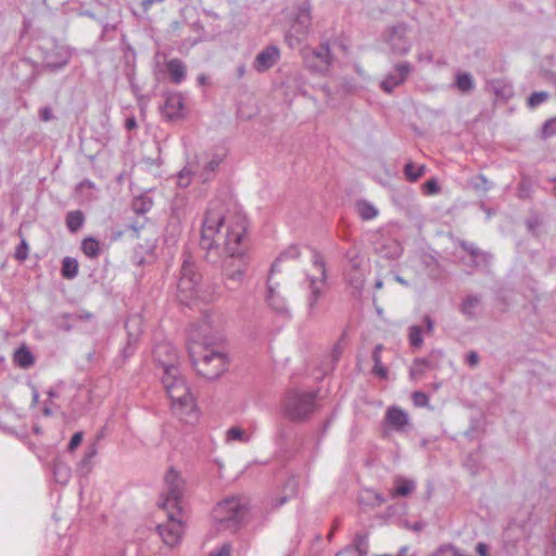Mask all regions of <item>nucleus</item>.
Returning a JSON list of instances; mask_svg holds the SVG:
<instances>
[{
    "mask_svg": "<svg viewBox=\"0 0 556 556\" xmlns=\"http://www.w3.org/2000/svg\"><path fill=\"white\" fill-rule=\"evenodd\" d=\"M386 424L396 432H404L410 427L408 414L399 406H390L384 415Z\"/></svg>",
    "mask_w": 556,
    "mask_h": 556,
    "instance_id": "19",
    "label": "nucleus"
},
{
    "mask_svg": "<svg viewBox=\"0 0 556 556\" xmlns=\"http://www.w3.org/2000/svg\"><path fill=\"white\" fill-rule=\"evenodd\" d=\"M369 549L368 533L357 532L353 539V543L346 546L344 551H355L357 556H367Z\"/></svg>",
    "mask_w": 556,
    "mask_h": 556,
    "instance_id": "26",
    "label": "nucleus"
},
{
    "mask_svg": "<svg viewBox=\"0 0 556 556\" xmlns=\"http://www.w3.org/2000/svg\"><path fill=\"white\" fill-rule=\"evenodd\" d=\"M226 441H239L243 442V429L240 427H232L226 433Z\"/></svg>",
    "mask_w": 556,
    "mask_h": 556,
    "instance_id": "54",
    "label": "nucleus"
},
{
    "mask_svg": "<svg viewBox=\"0 0 556 556\" xmlns=\"http://www.w3.org/2000/svg\"><path fill=\"white\" fill-rule=\"evenodd\" d=\"M345 280L354 289V293L361 294L365 282L363 270H345Z\"/></svg>",
    "mask_w": 556,
    "mask_h": 556,
    "instance_id": "33",
    "label": "nucleus"
},
{
    "mask_svg": "<svg viewBox=\"0 0 556 556\" xmlns=\"http://www.w3.org/2000/svg\"><path fill=\"white\" fill-rule=\"evenodd\" d=\"M460 248L469 253L473 258L481 257L483 261H486L490 257V254L482 252L478 247H476L473 243L462 241Z\"/></svg>",
    "mask_w": 556,
    "mask_h": 556,
    "instance_id": "43",
    "label": "nucleus"
},
{
    "mask_svg": "<svg viewBox=\"0 0 556 556\" xmlns=\"http://www.w3.org/2000/svg\"><path fill=\"white\" fill-rule=\"evenodd\" d=\"M14 363L23 368L27 369L35 364V357L29 349L25 345L18 348L14 353Z\"/></svg>",
    "mask_w": 556,
    "mask_h": 556,
    "instance_id": "28",
    "label": "nucleus"
},
{
    "mask_svg": "<svg viewBox=\"0 0 556 556\" xmlns=\"http://www.w3.org/2000/svg\"><path fill=\"white\" fill-rule=\"evenodd\" d=\"M67 316H70V319L73 323L90 320L93 318V315L87 311H81V312H76V313H67Z\"/></svg>",
    "mask_w": 556,
    "mask_h": 556,
    "instance_id": "57",
    "label": "nucleus"
},
{
    "mask_svg": "<svg viewBox=\"0 0 556 556\" xmlns=\"http://www.w3.org/2000/svg\"><path fill=\"white\" fill-rule=\"evenodd\" d=\"M201 274L189 251L182 253V264L177 281V299L180 304L190 306L199 298Z\"/></svg>",
    "mask_w": 556,
    "mask_h": 556,
    "instance_id": "5",
    "label": "nucleus"
},
{
    "mask_svg": "<svg viewBox=\"0 0 556 556\" xmlns=\"http://www.w3.org/2000/svg\"><path fill=\"white\" fill-rule=\"evenodd\" d=\"M355 208L363 220H370L378 215V210L366 200L356 201Z\"/></svg>",
    "mask_w": 556,
    "mask_h": 556,
    "instance_id": "36",
    "label": "nucleus"
},
{
    "mask_svg": "<svg viewBox=\"0 0 556 556\" xmlns=\"http://www.w3.org/2000/svg\"><path fill=\"white\" fill-rule=\"evenodd\" d=\"M357 501L361 506L377 507L386 502V497L376 489H361Z\"/></svg>",
    "mask_w": 556,
    "mask_h": 556,
    "instance_id": "23",
    "label": "nucleus"
},
{
    "mask_svg": "<svg viewBox=\"0 0 556 556\" xmlns=\"http://www.w3.org/2000/svg\"><path fill=\"white\" fill-rule=\"evenodd\" d=\"M153 358L155 363L162 368L163 372L168 371L172 368H178L177 366V351L175 346L169 342H160L154 346Z\"/></svg>",
    "mask_w": 556,
    "mask_h": 556,
    "instance_id": "15",
    "label": "nucleus"
},
{
    "mask_svg": "<svg viewBox=\"0 0 556 556\" xmlns=\"http://www.w3.org/2000/svg\"><path fill=\"white\" fill-rule=\"evenodd\" d=\"M549 98V93L546 91L532 92L527 99V105L530 109H535Z\"/></svg>",
    "mask_w": 556,
    "mask_h": 556,
    "instance_id": "42",
    "label": "nucleus"
},
{
    "mask_svg": "<svg viewBox=\"0 0 556 556\" xmlns=\"http://www.w3.org/2000/svg\"><path fill=\"white\" fill-rule=\"evenodd\" d=\"M432 556H458V548L452 544H445L440 546Z\"/></svg>",
    "mask_w": 556,
    "mask_h": 556,
    "instance_id": "51",
    "label": "nucleus"
},
{
    "mask_svg": "<svg viewBox=\"0 0 556 556\" xmlns=\"http://www.w3.org/2000/svg\"><path fill=\"white\" fill-rule=\"evenodd\" d=\"M193 167H194V164L189 163V165L187 167H184L179 172V174H178V186L179 187L186 188L190 185L191 177L193 176L192 170H194Z\"/></svg>",
    "mask_w": 556,
    "mask_h": 556,
    "instance_id": "44",
    "label": "nucleus"
},
{
    "mask_svg": "<svg viewBox=\"0 0 556 556\" xmlns=\"http://www.w3.org/2000/svg\"><path fill=\"white\" fill-rule=\"evenodd\" d=\"M412 401L416 407H426L429 404V396L422 391H415L412 394Z\"/></svg>",
    "mask_w": 556,
    "mask_h": 556,
    "instance_id": "48",
    "label": "nucleus"
},
{
    "mask_svg": "<svg viewBox=\"0 0 556 556\" xmlns=\"http://www.w3.org/2000/svg\"><path fill=\"white\" fill-rule=\"evenodd\" d=\"M479 354L476 352V351H470L467 355H466V363L470 366V367H476L478 364H479Z\"/></svg>",
    "mask_w": 556,
    "mask_h": 556,
    "instance_id": "61",
    "label": "nucleus"
},
{
    "mask_svg": "<svg viewBox=\"0 0 556 556\" xmlns=\"http://www.w3.org/2000/svg\"><path fill=\"white\" fill-rule=\"evenodd\" d=\"M422 323L425 325V333L432 334L435 326L434 319L429 315H425L422 317Z\"/></svg>",
    "mask_w": 556,
    "mask_h": 556,
    "instance_id": "59",
    "label": "nucleus"
},
{
    "mask_svg": "<svg viewBox=\"0 0 556 556\" xmlns=\"http://www.w3.org/2000/svg\"><path fill=\"white\" fill-rule=\"evenodd\" d=\"M70 60L71 54L68 51L63 49H54L46 54L43 66L52 72H55L66 66Z\"/></svg>",
    "mask_w": 556,
    "mask_h": 556,
    "instance_id": "21",
    "label": "nucleus"
},
{
    "mask_svg": "<svg viewBox=\"0 0 556 556\" xmlns=\"http://www.w3.org/2000/svg\"><path fill=\"white\" fill-rule=\"evenodd\" d=\"M455 86L462 93L471 92L475 89V80L472 75L468 72L457 73Z\"/></svg>",
    "mask_w": 556,
    "mask_h": 556,
    "instance_id": "35",
    "label": "nucleus"
},
{
    "mask_svg": "<svg viewBox=\"0 0 556 556\" xmlns=\"http://www.w3.org/2000/svg\"><path fill=\"white\" fill-rule=\"evenodd\" d=\"M413 70L414 67L409 62L396 63L393 71L390 72L383 80H381L380 88L386 93H392L396 87L406 81Z\"/></svg>",
    "mask_w": 556,
    "mask_h": 556,
    "instance_id": "14",
    "label": "nucleus"
},
{
    "mask_svg": "<svg viewBox=\"0 0 556 556\" xmlns=\"http://www.w3.org/2000/svg\"><path fill=\"white\" fill-rule=\"evenodd\" d=\"M28 244L24 238H22L20 244L16 247L14 257L20 261L24 262L28 257Z\"/></svg>",
    "mask_w": 556,
    "mask_h": 556,
    "instance_id": "49",
    "label": "nucleus"
},
{
    "mask_svg": "<svg viewBox=\"0 0 556 556\" xmlns=\"http://www.w3.org/2000/svg\"><path fill=\"white\" fill-rule=\"evenodd\" d=\"M556 135V117L548 118L542 126L541 138L546 140Z\"/></svg>",
    "mask_w": 556,
    "mask_h": 556,
    "instance_id": "47",
    "label": "nucleus"
},
{
    "mask_svg": "<svg viewBox=\"0 0 556 556\" xmlns=\"http://www.w3.org/2000/svg\"><path fill=\"white\" fill-rule=\"evenodd\" d=\"M312 26V5L305 0L296 8V13L285 39L291 49L300 47L309 35Z\"/></svg>",
    "mask_w": 556,
    "mask_h": 556,
    "instance_id": "10",
    "label": "nucleus"
},
{
    "mask_svg": "<svg viewBox=\"0 0 556 556\" xmlns=\"http://www.w3.org/2000/svg\"><path fill=\"white\" fill-rule=\"evenodd\" d=\"M79 264L78 261L71 256H65L62 260L61 276L64 279L72 280L78 275Z\"/></svg>",
    "mask_w": 556,
    "mask_h": 556,
    "instance_id": "32",
    "label": "nucleus"
},
{
    "mask_svg": "<svg viewBox=\"0 0 556 556\" xmlns=\"http://www.w3.org/2000/svg\"><path fill=\"white\" fill-rule=\"evenodd\" d=\"M80 250L88 258L91 260L98 258L101 254L100 242L93 237L83 239Z\"/></svg>",
    "mask_w": 556,
    "mask_h": 556,
    "instance_id": "29",
    "label": "nucleus"
},
{
    "mask_svg": "<svg viewBox=\"0 0 556 556\" xmlns=\"http://www.w3.org/2000/svg\"><path fill=\"white\" fill-rule=\"evenodd\" d=\"M492 89L497 97L503 99H509L513 96L511 86L502 80L492 81Z\"/></svg>",
    "mask_w": 556,
    "mask_h": 556,
    "instance_id": "41",
    "label": "nucleus"
},
{
    "mask_svg": "<svg viewBox=\"0 0 556 556\" xmlns=\"http://www.w3.org/2000/svg\"><path fill=\"white\" fill-rule=\"evenodd\" d=\"M212 516L219 529L237 531L243 519V505L238 496L227 497L217 503Z\"/></svg>",
    "mask_w": 556,
    "mask_h": 556,
    "instance_id": "9",
    "label": "nucleus"
},
{
    "mask_svg": "<svg viewBox=\"0 0 556 556\" xmlns=\"http://www.w3.org/2000/svg\"><path fill=\"white\" fill-rule=\"evenodd\" d=\"M317 392L289 391L283 401L285 413L292 421L308 419L316 409Z\"/></svg>",
    "mask_w": 556,
    "mask_h": 556,
    "instance_id": "8",
    "label": "nucleus"
},
{
    "mask_svg": "<svg viewBox=\"0 0 556 556\" xmlns=\"http://www.w3.org/2000/svg\"><path fill=\"white\" fill-rule=\"evenodd\" d=\"M83 439H84L83 431L75 432L68 442L67 452L73 453L81 444Z\"/></svg>",
    "mask_w": 556,
    "mask_h": 556,
    "instance_id": "55",
    "label": "nucleus"
},
{
    "mask_svg": "<svg viewBox=\"0 0 556 556\" xmlns=\"http://www.w3.org/2000/svg\"><path fill=\"white\" fill-rule=\"evenodd\" d=\"M312 252H313L312 263H313L314 267H316L319 270L320 276L319 277L307 276L309 291H308L306 301H307V312H308L309 316H313L315 313V308L324 293V287H325L326 280H327L326 264H325L323 255L315 249H313Z\"/></svg>",
    "mask_w": 556,
    "mask_h": 556,
    "instance_id": "11",
    "label": "nucleus"
},
{
    "mask_svg": "<svg viewBox=\"0 0 556 556\" xmlns=\"http://www.w3.org/2000/svg\"><path fill=\"white\" fill-rule=\"evenodd\" d=\"M222 162L223 155L220 154H214L210 159L205 157L203 160H198L197 162L193 163V176L198 177L202 182H207L214 177Z\"/></svg>",
    "mask_w": 556,
    "mask_h": 556,
    "instance_id": "16",
    "label": "nucleus"
},
{
    "mask_svg": "<svg viewBox=\"0 0 556 556\" xmlns=\"http://www.w3.org/2000/svg\"><path fill=\"white\" fill-rule=\"evenodd\" d=\"M424 193L428 195L437 194L440 191V185L435 178L428 179L422 185Z\"/></svg>",
    "mask_w": 556,
    "mask_h": 556,
    "instance_id": "53",
    "label": "nucleus"
},
{
    "mask_svg": "<svg viewBox=\"0 0 556 556\" xmlns=\"http://www.w3.org/2000/svg\"><path fill=\"white\" fill-rule=\"evenodd\" d=\"M480 296L477 294L467 295L460 305V312L468 318H476V309L480 304Z\"/></svg>",
    "mask_w": 556,
    "mask_h": 556,
    "instance_id": "31",
    "label": "nucleus"
},
{
    "mask_svg": "<svg viewBox=\"0 0 556 556\" xmlns=\"http://www.w3.org/2000/svg\"><path fill=\"white\" fill-rule=\"evenodd\" d=\"M224 225V216L219 212L208 210L203 218L200 248L206 251L205 260L216 263L219 260V229Z\"/></svg>",
    "mask_w": 556,
    "mask_h": 556,
    "instance_id": "6",
    "label": "nucleus"
},
{
    "mask_svg": "<svg viewBox=\"0 0 556 556\" xmlns=\"http://www.w3.org/2000/svg\"><path fill=\"white\" fill-rule=\"evenodd\" d=\"M383 350L382 344H377L372 351L371 358L374 361L372 372L381 379H387L388 368L382 366L381 352Z\"/></svg>",
    "mask_w": 556,
    "mask_h": 556,
    "instance_id": "34",
    "label": "nucleus"
},
{
    "mask_svg": "<svg viewBox=\"0 0 556 556\" xmlns=\"http://www.w3.org/2000/svg\"><path fill=\"white\" fill-rule=\"evenodd\" d=\"M187 203V199L184 195L177 194L170 205L172 210V218H176L177 220H180L181 217L185 216V206Z\"/></svg>",
    "mask_w": 556,
    "mask_h": 556,
    "instance_id": "40",
    "label": "nucleus"
},
{
    "mask_svg": "<svg viewBox=\"0 0 556 556\" xmlns=\"http://www.w3.org/2000/svg\"><path fill=\"white\" fill-rule=\"evenodd\" d=\"M469 186L478 193H486L493 184L483 174H478L470 178Z\"/></svg>",
    "mask_w": 556,
    "mask_h": 556,
    "instance_id": "37",
    "label": "nucleus"
},
{
    "mask_svg": "<svg viewBox=\"0 0 556 556\" xmlns=\"http://www.w3.org/2000/svg\"><path fill=\"white\" fill-rule=\"evenodd\" d=\"M100 438H101V435H99L93 443H91L87 446V448L85 451V455L79 463V470H80L81 475H86L90 471L92 459L98 454V441L100 440Z\"/></svg>",
    "mask_w": 556,
    "mask_h": 556,
    "instance_id": "27",
    "label": "nucleus"
},
{
    "mask_svg": "<svg viewBox=\"0 0 556 556\" xmlns=\"http://www.w3.org/2000/svg\"><path fill=\"white\" fill-rule=\"evenodd\" d=\"M290 496L286 494H278L270 500L271 509H277L289 501Z\"/></svg>",
    "mask_w": 556,
    "mask_h": 556,
    "instance_id": "58",
    "label": "nucleus"
},
{
    "mask_svg": "<svg viewBox=\"0 0 556 556\" xmlns=\"http://www.w3.org/2000/svg\"><path fill=\"white\" fill-rule=\"evenodd\" d=\"M271 278L273 276L269 274L267 278L266 302L273 311L277 312L278 314L287 315L289 311L286 300L277 292L279 283H273Z\"/></svg>",
    "mask_w": 556,
    "mask_h": 556,
    "instance_id": "20",
    "label": "nucleus"
},
{
    "mask_svg": "<svg viewBox=\"0 0 556 556\" xmlns=\"http://www.w3.org/2000/svg\"><path fill=\"white\" fill-rule=\"evenodd\" d=\"M39 117L42 122H49L53 118L52 110L49 106H43L39 110Z\"/></svg>",
    "mask_w": 556,
    "mask_h": 556,
    "instance_id": "62",
    "label": "nucleus"
},
{
    "mask_svg": "<svg viewBox=\"0 0 556 556\" xmlns=\"http://www.w3.org/2000/svg\"><path fill=\"white\" fill-rule=\"evenodd\" d=\"M54 326L65 332H70L73 330L74 325L73 321L67 316V313L60 314L54 317Z\"/></svg>",
    "mask_w": 556,
    "mask_h": 556,
    "instance_id": "45",
    "label": "nucleus"
},
{
    "mask_svg": "<svg viewBox=\"0 0 556 556\" xmlns=\"http://www.w3.org/2000/svg\"><path fill=\"white\" fill-rule=\"evenodd\" d=\"M414 489H393L391 492V497H406L408 496Z\"/></svg>",
    "mask_w": 556,
    "mask_h": 556,
    "instance_id": "63",
    "label": "nucleus"
},
{
    "mask_svg": "<svg viewBox=\"0 0 556 556\" xmlns=\"http://www.w3.org/2000/svg\"><path fill=\"white\" fill-rule=\"evenodd\" d=\"M465 466L469 469L471 475H476L480 466L479 455L469 454L465 460Z\"/></svg>",
    "mask_w": 556,
    "mask_h": 556,
    "instance_id": "52",
    "label": "nucleus"
},
{
    "mask_svg": "<svg viewBox=\"0 0 556 556\" xmlns=\"http://www.w3.org/2000/svg\"><path fill=\"white\" fill-rule=\"evenodd\" d=\"M408 25L405 23H399L391 26L387 30L386 41L388 42L392 53L396 55H405L410 50V41L407 37Z\"/></svg>",
    "mask_w": 556,
    "mask_h": 556,
    "instance_id": "12",
    "label": "nucleus"
},
{
    "mask_svg": "<svg viewBox=\"0 0 556 556\" xmlns=\"http://www.w3.org/2000/svg\"><path fill=\"white\" fill-rule=\"evenodd\" d=\"M85 223V215L80 210L70 211L65 216V224L70 232H77Z\"/></svg>",
    "mask_w": 556,
    "mask_h": 556,
    "instance_id": "30",
    "label": "nucleus"
},
{
    "mask_svg": "<svg viewBox=\"0 0 556 556\" xmlns=\"http://www.w3.org/2000/svg\"><path fill=\"white\" fill-rule=\"evenodd\" d=\"M346 257L349 260L346 270H362L361 261L356 253L348 252Z\"/></svg>",
    "mask_w": 556,
    "mask_h": 556,
    "instance_id": "56",
    "label": "nucleus"
},
{
    "mask_svg": "<svg viewBox=\"0 0 556 556\" xmlns=\"http://www.w3.org/2000/svg\"><path fill=\"white\" fill-rule=\"evenodd\" d=\"M408 342L412 348L419 349L424 344L422 328L418 325H412L408 328Z\"/></svg>",
    "mask_w": 556,
    "mask_h": 556,
    "instance_id": "39",
    "label": "nucleus"
},
{
    "mask_svg": "<svg viewBox=\"0 0 556 556\" xmlns=\"http://www.w3.org/2000/svg\"><path fill=\"white\" fill-rule=\"evenodd\" d=\"M164 104L161 106L163 117L169 122L185 117V99L180 92L166 91L163 93Z\"/></svg>",
    "mask_w": 556,
    "mask_h": 556,
    "instance_id": "13",
    "label": "nucleus"
},
{
    "mask_svg": "<svg viewBox=\"0 0 556 556\" xmlns=\"http://www.w3.org/2000/svg\"><path fill=\"white\" fill-rule=\"evenodd\" d=\"M426 166L425 165H415L413 162H408L404 166V174L407 180L414 182L417 181L421 176L425 175Z\"/></svg>",
    "mask_w": 556,
    "mask_h": 556,
    "instance_id": "38",
    "label": "nucleus"
},
{
    "mask_svg": "<svg viewBox=\"0 0 556 556\" xmlns=\"http://www.w3.org/2000/svg\"><path fill=\"white\" fill-rule=\"evenodd\" d=\"M165 65L169 75V79L173 84L179 85L186 79L187 67L180 59H170L166 62Z\"/></svg>",
    "mask_w": 556,
    "mask_h": 556,
    "instance_id": "22",
    "label": "nucleus"
},
{
    "mask_svg": "<svg viewBox=\"0 0 556 556\" xmlns=\"http://www.w3.org/2000/svg\"><path fill=\"white\" fill-rule=\"evenodd\" d=\"M280 59V51L277 46H267L255 58L253 67L258 73L271 68Z\"/></svg>",
    "mask_w": 556,
    "mask_h": 556,
    "instance_id": "18",
    "label": "nucleus"
},
{
    "mask_svg": "<svg viewBox=\"0 0 556 556\" xmlns=\"http://www.w3.org/2000/svg\"><path fill=\"white\" fill-rule=\"evenodd\" d=\"M157 505L166 511L168 518L166 523L156 527L157 533L166 545L173 547L180 542L182 534L185 500L181 489H167Z\"/></svg>",
    "mask_w": 556,
    "mask_h": 556,
    "instance_id": "3",
    "label": "nucleus"
},
{
    "mask_svg": "<svg viewBox=\"0 0 556 556\" xmlns=\"http://www.w3.org/2000/svg\"><path fill=\"white\" fill-rule=\"evenodd\" d=\"M301 255L300 248L298 245H290L285 251H282L275 262L271 264L269 273L270 276H274L276 273H280V264L288 260H296Z\"/></svg>",
    "mask_w": 556,
    "mask_h": 556,
    "instance_id": "24",
    "label": "nucleus"
},
{
    "mask_svg": "<svg viewBox=\"0 0 556 556\" xmlns=\"http://www.w3.org/2000/svg\"><path fill=\"white\" fill-rule=\"evenodd\" d=\"M232 544L230 542L223 543L219 547L211 551L206 556H231Z\"/></svg>",
    "mask_w": 556,
    "mask_h": 556,
    "instance_id": "50",
    "label": "nucleus"
},
{
    "mask_svg": "<svg viewBox=\"0 0 556 556\" xmlns=\"http://www.w3.org/2000/svg\"><path fill=\"white\" fill-rule=\"evenodd\" d=\"M164 0H141L140 8L141 10L147 13L152 5L162 3Z\"/></svg>",
    "mask_w": 556,
    "mask_h": 556,
    "instance_id": "64",
    "label": "nucleus"
},
{
    "mask_svg": "<svg viewBox=\"0 0 556 556\" xmlns=\"http://www.w3.org/2000/svg\"><path fill=\"white\" fill-rule=\"evenodd\" d=\"M219 341L220 337L213 333L207 318L190 326L188 333L190 362L195 372L207 380L219 378L227 369V355L214 348Z\"/></svg>",
    "mask_w": 556,
    "mask_h": 556,
    "instance_id": "1",
    "label": "nucleus"
},
{
    "mask_svg": "<svg viewBox=\"0 0 556 556\" xmlns=\"http://www.w3.org/2000/svg\"><path fill=\"white\" fill-rule=\"evenodd\" d=\"M164 482L166 486H179L184 481L180 473L174 467H169L164 476Z\"/></svg>",
    "mask_w": 556,
    "mask_h": 556,
    "instance_id": "46",
    "label": "nucleus"
},
{
    "mask_svg": "<svg viewBox=\"0 0 556 556\" xmlns=\"http://www.w3.org/2000/svg\"><path fill=\"white\" fill-rule=\"evenodd\" d=\"M243 226L237 224L227 228L224 239L223 270L228 281L243 279Z\"/></svg>",
    "mask_w": 556,
    "mask_h": 556,
    "instance_id": "4",
    "label": "nucleus"
},
{
    "mask_svg": "<svg viewBox=\"0 0 556 556\" xmlns=\"http://www.w3.org/2000/svg\"><path fill=\"white\" fill-rule=\"evenodd\" d=\"M153 204L152 197L148 192H144L134 198L131 208L135 214L143 216L152 208Z\"/></svg>",
    "mask_w": 556,
    "mask_h": 556,
    "instance_id": "25",
    "label": "nucleus"
},
{
    "mask_svg": "<svg viewBox=\"0 0 556 556\" xmlns=\"http://www.w3.org/2000/svg\"><path fill=\"white\" fill-rule=\"evenodd\" d=\"M300 55L307 71L323 76L330 72L334 62L328 39L320 41L317 47L304 46L300 48Z\"/></svg>",
    "mask_w": 556,
    "mask_h": 556,
    "instance_id": "7",
    "label": "nucleus"
},
{
    "mask_svg": "<svg viewBox=\"0 0 556 556\" xmlns=\"http://www.w3.org/2000/svg\"><path fill=\"white\" fill-rule=\"evenodd\" d=\"M443 352L433 350L428 357H417L414 359L409 369V375L413 379L422 376L429 369H437L439 367V359L442 357Z\"/></svg>",
    "mask_w": 556,
    "mask_h": 556,
    "instance_id": "17",
    "label": "nucleus"
},
{
    "mask_svg": "<svg viewBox=\"0 0 556 556\" xmlns=\"http://www.w3.org/2000/svg\"><path fill=\"white\" fill-rule=\"evenodd\" d=\"M526 225L528 230L533 235L538 236L536 229L540 226V220L538 217H530L526 220Z\"/></svg>",
    "mask_w": 556,
    "mask_h": 556,
    "instance_id": "60",
    "label": "nucleus"
},
{
    "mask_svg": "<svg viewBox=\"0 0 556 556\" xmlns=\"http://www.w3.org/2000/svg\"><path fill=\"white\" fill-rule=\"evenodd\" d=\"M161 381L172 400L174 414L186 424L195 422L199 417L195 400L179 367L163 372Z\"/></svg>",
    "mask_w": 556,
    "mask_h": 556,
    "instance_id": "2",
    "label": "nucleus"
}]
</instances>
